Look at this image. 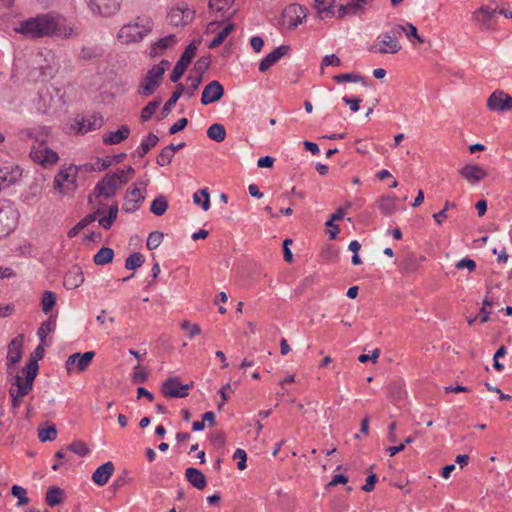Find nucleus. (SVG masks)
I'll use <instances>...</instances> for the list:
<instances>
[{
    "label": "nucleus",
    "instance_id": "obj_1",
    "mask_svg": "<svg viewBox=\"0 0 512 512\" xmlns=\"http://www.w3.org/2000/svg\"><path fill=\"white\" fill-rule=\"evenodd\" d=\"M14 31L29 39L60 38L71 39L80 35L79 29L56 12L39 13L19 22Z\"/></svg>",
    "mask_w": 512,
    "mask_h": 512
},
{
    "label": "nucleus",
    "instance_id": "obj_2",
    "mask_svg": "<svg viewBox=\"0 0 512 512\" xmlns=\"http://www.w3.org/2000/svg\"><path fill=\"white\" fill-rule=\"evenodd\" d=\"M39 365L35 358H31L27 361L22 373L25 375L23 378L18 373L14 375V381L12 386H16V389L11 388L9 394L12 398V409H17L21 404V398L28 395L33 388L34 380L37 376Z\"/></svg>",
    "mask_w": 512,
    "mask_h": 512
},
{
    "label": "nucleus",
    "instance_id": "obj_3",
    "mask_svg": "<svg viewBox=\"0 0 512 512\" xmlns=\"http://www.w3.org/2000/svg\"><path fill=\"white\" fill-rule=\"evenodd\" d=\"M153 27L154 22L150 17L138 16L133 22L123 25L117 37L125 44L139 42L153 30Z\"/></svg>",
    "mask_w": 512,
    "mask_h": 512
},
{
    "label": "nucleus",
    "instance_id": "obj_4",
    "mask_svg": "<svg viewBox=\"0 0 512 512\" xmlns=\"http://www.w3.org/2000/svg\"><path fill=\"white\" fill-rule=\"evenodd\" d=\"M405 28L396 24L390 30L383 32L377 37L376 43L369 48V51L380 54H395L401 50L398 39L402 36Z\"/></svg>",
    "mask_w": 512,
    "mask_h": 512
},
{
    "label": "nucleus",
    "instance_id": "obj_5",
    "mask_svg": "<svg viewBox=\"0 0 512 512\" xmlns=\"http://www.w3.org/2000/svg\"><path fill=\"white\" fill-rule=\"evenodd\" d=\"M163 81V68L152 66L141 79L138 94L142 97L151 96Z\"/></svg>",
    "mask_w": 512,
    "mask_h": 512
},
{
    "label": "nucleus",
    "instance_id": "obj_6",
    "mask_svg": "<svg viewBox=\"0 0 512 512\" xmlns=\"http://www.w3.org/2000/svg\"><path fill=\"white\" fill-rule=\"evenodd\" d=\"M94 351H87L85 353H73L68 356L65 362V369L69 375L73 373H82L86 371L95 357Z\"/></svg>",
    "mask_w": 512,
    "mask_h": 512
},
{
    "label": "nucleus",
    "instance_id": "obj_7",
    "mask_svg": "<svg viewBox=\"0 0 512 512\" xmlns=\"http://www.w3.org/2000/svg\"><path fill=\"white\" fill-rule=\"evenodd\" d=\"M30 158L44 168L54 166L58 160V153L50 149L47 145L36 147L33 145L30 151Z\"/></svg>",
    "mask_w": 512,
    "mask_h": 512
},
{
    "label": "nucleus",
    "instance_id": "obj_8",
    "mask_svg": "<svg viewBox=\"0 0 512 512\" xmlns=\"http://www.w3.org/2000/svg\"><path fill=\"white\" fill-rule=\"evenodd\" d=\"M196 50L197 46L194 43H190L185 48L170 74V80L172 82L177 83L181 79L192 59L195 57Z\"/></svg>",
    "mask_w": 512,
    "mask_h": 512
},
{
    "label": "nucleus",
    "instance_id": "obj_9",
    "mask_svg": "<svg viewBox=\"0 0 512 512\" xmlns=\"http://www.w3.org/2000/svg\"><path fill=\"white\" fill-rule=\"evenodd\" d=\"M24 336L23 334L17 335L15 338L11 340L8 345L7 352V373L9 375L16 374L15 365L22 358V346H23Z\"/></svg>",
    "mask_w": 512,
    "mask_h": 512
},
{
    "label": "nucleus",
    "instance_id": "obj_10",
    "mask_svg": "<svg viewBox=\"0 0 512 512\" xmlns=\"http://www.w3.org/2000/svg\"><path fill=\"white\" fill-rule=\"evenodd\" d=\"M86 4L92 13L110 17L120 10L121 0H86Z\"/></svg>",
    "mask_w": 512,
    "mask_h": 512
},
{
    "label": "nucleus",
    "instance_id": "obj_11",
    "mask_svg": "<svg viewBox=\"0 0 512 512\" xmlns=\"http://www.w3.org/2000/svg\"><path fill=\"white\" fill-rule=\"evenodd\" d=\"M487 108L495 112L512 110V97L502 90L494 91L487 99Z\"/></svg>",
    "mask_w": 512,
    "mask_h": 512
},
{
    "label": "nucleus",
    "instance_id": "obj_12",
    "mask_svg": "<svg viewBox=\"0 0 512 512\" xmlns=\"http://www.w3.org/2000/svg\"><path fill=\"white\" fill-rule=\"evenodd\" d=\"M195 12L187 6L181 5L172 8L168 13V20L172 26H185L194 19Z\"/></svg>",
    "mask_w": 512,
    "mask_h": 512
},
{
    "label": "nucleus",
    "instance_id": "obj_13",
    "mask_svg": "<svg viewBox=\"0 0 512 512\" xmlns=\"http://www.w3.org/2000/svg\"><path fill=\"white\" fill-rule=\"evenodd\" d=\"M120 188L119 185L113 179V176L106 174L98 183L95 185L93 195L96 198L104 197L105 199L112 198L116 195L117 190Z\"/></svg>",
    "mask_w": 512,
    "mask_h": 512
},
{
    "label": "nucleus",
    "instance_id": "obj_14",
    "mask_svg": "<svg viewBox=\"0 0 512 512\" xmlns=\"http://www.w3.org/2000/svg\"><path fill=\"white\" fill-rule=\"evenodd\" d=\"M21 140H33L36 147L47 145L49 131L45 127L26 128L18 134Z\"/></svg>",
    "mask_w": 512,
    "mask_h": 512
},
{
    "label": "nucleus",
    "instance_id": "obj_15",
    "mask_svg": "<svg viewBox=\"0 0 512 512\" xmlns=\"http://www.w3.org/2000/svg\"><path fill=\"white\" fill-rule=\"evenodd\" d=\"M496 10L488 6H482L473 13V21H475L481 30L491 29L496 22Z\"/></svg>",
    "mask_w": 512,
    "mask_h": 512
},
{
    "label": "nucleus",
    "instance_id": "obj_16",
    "mask_svg": "<svg viewBox=\"0 0 512 512\" xmlns=\"http://www.w3.org/2000/svg\"><path fill=\"white\" fill-rule=\"evenodd\" d=\"M223 95V85L219 81L213 80L204 87L201 96V103L203 105H209L211 103L219 101L223 97Z\"/></svg>",
    "mask_w": 512,
    "mask_h": 512
},
{
    "label": "nucleus",
    "instance_id": "obj_17",
    "mask_svg": "<svg viewBox=\"0 0 512 512\" xmlns=\"http://www.w3.org/2000/svg\"><path fill=\"white\" fill-rule=\"evenodd\" d=\"M291 47L289 45H280L272 52L267 54L259 63V71L266 72L275 65L282 57L289 54Z\"/></svg>",
    "mask_w": 512,
    "mask_h": 512
},
{
    "label": "nucleus",
    "instance_id": "obj_18",
    "mask_svg": "<svg viewBox=\"0 0 512 512\" xmlns=\"http://www.w3.org/2000/svg\"><path fill=\"white\" fill-rule=\"evenodd\" d=\"M179 377H169L161 385V393L166 398H185L188 392H183Z\"/></svg>",
    "mask_w": 512,
    "mask_h": 512
},
{
    "label": "nucleus",
    "instance_id": "obj_19",
    "mask_svg": "<svg viewBox=\"0 0 512 512\" xmlns=\"http://www.w3.org/2000/svg\"><path fill=\"white\" fill-rule=\"evenodd\" d=\"M77 170V167L73 165L68 168L60 170L54 178V187L56 189H59L61 192L65 193L63 189L64 184L68 183L74 186L76 181ZM70 189L74 190L75 187H72Z\"/></svg>",
    "mask_w": 512,
    "mask_h": 512
},
{
    "label": "nucleus",
    "instance_id": "obj_20",
    "mask_svg": "<svg viewBox=\"0 0 512 512\" xmlns=\"http://www.w3.org/2000/svg\"><path fill=\"white\" fill-rule=\"evenodd\" d=\"M124 203L122 209L127 213H133L139 205L145 200L139 188H129L125 194Z\"/></svg>",
    "mask_w": 512,
    "mask_h": 512
},
{
    "label": "nucleus",
    "instance_id": "obj_21",
    "mask_svg": "<svg viewBox=\"0 0 512 512\" xmlns=\"http://www.w3.org/2000/svg\"><path fill=\"white\" fill-rule=\"evenodd\" d=\"M459 174L472 185L488 176V173L482 167L473 164L463 166L459 170Z\"/></svg>",
    "mask_w": 512,
    "mask_h": 512
},
{
    "label": "nucleus",
    "instance_id": "obj_22",
    "mask_svg": "<svg viewBox=\"0 0 512 512\" xmlns=\"http://www.w3.org/2000/svg\"><path fill=\"white\" fill-rule=\"evenodd\" d=\"M11 208L0 207V237L9 235L15 228L16 222Z\"/></svg>",
    "mask_w": 512,
    "mask_h": 512
},
{
    "label": "nucleus",
    "instance_id": "obj_23",
    "mask_svg": "<svg viewBox=\"0 0 512 512\" xmlns=\"http://www.w3.org/2000/svg\"><path fill=\"white\" fill-rule=\"evenodd\" d=\"M114 472V464L111 461H108L102 465H100L92 474V481L99 485L104 486L111 475Z\"/></svg>",
    "mask_w": 512,
    "mask_h": 512
},
{
    "label": "nucleus",
    "instance_id": "obj_24",
    "mask_svg": "<svg viewBox=\"0 0 512 512\" xmlns=\"http://www.w3.org/2000/svg\"><path fill=\"white\" fill-rule=\"evenodd\" d=\"M84 282V275L81 268L77 265L73 266L64 275V286L67 289H76L81 286Z\"/></svg>",
    "mask_w": 512,
    "mask_h": 512
},
{
    "label": "nucleus",
    "instance_id": "obj_25",
    "mask_svg": "<svg viewBox=\"0 0 512 512\" xmlns=\"http://www.w3.org/2000/svg\"><path fill=\"white\" fill-rule=\"evenodd\" d=\"M130 128L128 125H121L118 130L110 131L103 136V143L105 145H117L126 140L130 135Z\"/></svg>",
    "mask_w": 512,
    "mask_h": 512
},
{
    "label": "nucleus",
    "instance_id": "obj_26",
    "mask_svg": "<svg viewBox=\"0 0 512 512\" xmlns=\"http://www.w3.org/2000/svg\"><path fill=\"white\" fill-rule=\"evenodd\" d=\"M287 14L290 15L289 28H296L308 15V9L299 4H293L286 10Z\"/></svg>",
    "mask_w": 512,
    "mask_h": 512
},
{
    "label": "nucleus",
    "instance_id": "obj_27",
    "mask_svg": "<svg viewBox=\"0 0 512 512\" xmlns=\"http://www.w3.org/2000/svg\"><path fill=\"white\" fill-rule=\"evenodd\" d=\"M177 43V38L174 34L167 35L154 42L150 47L149 55L152 58L159 56L163 51L173 47Z\"/></svg>",
    "mask_w": 512,
    "mask_h": 512
},
{
    "label": "nucleus",
    "instance_id": "obj_28",
    "mask_svg": "<svg viewBox=\"0 0 512 512\" xmlns=\"http://www.w3.org/2000/svg\"><path fill=\"white\" fill-rule=\"evenodd\" d=\"M186 480L196 489L203 490L207 486L206 476L197 468L188 467L185 470Z\"/></svg>",
    "mask_w": 512,
    "mask_h": 512
},
{
    "label": "nucleus",
    "instance_id": "obj_29",
    "mask_svg": "<svg viewBox=\"0 0 512 512\" xmlns=\"http://www.w3.org/2000/svg\"><path fill=\"white\" fill-rule=\"evenodd\" d=\"M21 175L22 172L18 166L0 168V182L4 186V188H8L12 184L17 182Z\"/></svg>",
    "mask_w": 512,
    "mask_h": 512
},
{
    "label": "nucleus",
    "instance_id": "obj_30",
    "mask_svg": "<svg viewBox=\"0 0 512 512\" xmlns=\"http://www.w3.org/2000/svg\"><path fill=\"white\" fill-rule=\"evenodd\" d=\"M102 213L101 208H98L94 213L86 215L82 218L74 227H72L68 232V238H74L78 233L87 227L89 224L94 222Z\"/></svg>",
    "mask_w": 512,
    "mask_h": 512
},
{
    "label": "nucleus",
    "instance_id": "obj_31",
    "mask_svg": "<svg viewBox=\"0 0 512 512\" xmlns=\"http://www.w3.org/2000/svg\"><path fill=\"white\" fill-rule=\"evenodd\" d=\"M159 142V137L150 132L145 139L141 141L140 146L134 151L133 156L143 158Z\"/></svg>",
    "mask_w": 512,
    "mask_h": 512
},
{
    "label": "nucleus",
    "instance_id": "obj_32",
    "mask_svg": "<svg viewBox=\"0 0 512 512\" xmlns=\"http://www.w3.org/2000/svg\"><path fill=\"white\" fill-rule=\"evenodd\" d=\"M185 92V86L182 83H178L176 85L175 91L172 93L170 98L167 100V102L164 104L161 114L162 117H166L170 112L172 107L177 103L179 98L182 96V94Z\"/></svg>",
    "mask_w": 512,
    "mask_h": 512
},
{
    "label": "nucleus",
    "instance_id": "obj_33",
    "mask_svg": "<svg viewBox=\"0 0 512 512\" xmlns=\"http://www.w3.org/2000/svg\"><path fill=\"white\" fill-rule=\"evenodd\" d=\"M45 501L50 507L60 505L64 501V491L56 486L49 487L46 492Z\"/></svg>",
    "mask_w": 512,
    "mask_h": 512
},
{
    "label": "nucleus",
    "instance_id": "obj_34",
    "mask_svg": "<svg viewBox=\"0 0 512 512\" xmlns=\"http://www.w3.org/2000/svg\"><path fill=\"white\" fill-rule=\"evenodd\" d=\"M378 208L385 216H391L396 211V198L391 196H382L377 202Z\"/></svg>",
    "mask_w": 512,
    "mask_h": 512
},
{
    "label": "nucleus",
    "instance_id": "obj_35",
    "mask_svg": "<svg viewBox=\"0 0 512 512\" xmlns=\"http://www.w3.org/2000/svg\"><path fill=\"white\" fill-rule=\"evenodd\" d=\"M102 125V119H96L94 117L83 118L81 121L77 123V130L79 133H87L93 130L100 128Z\"/></svg>",
    "mask_w": 512,
    "mask_h": 512
},
{
    "label": "nucleus",
    "instance_id": "obj_36",
    "mask_svg": "<svg viewBox=\"0 0 512 512\" xmlns=\"http://www.w3.org/2000/svg\"><path fill=\"white\" fill-rule=\"evenodd\" d=\"M118 211H119L118 204L117 203L111 204L108 208V215L99 218V220H98L99 225L102 228H104L105 230H109L112 227L114 221L117 219Z\"/></svg>",
    "mask_w": 512,
    "mask_h": 512
},
{
    "label": "nucleus",
    "instance_id": "obj_37",
    "mask_svg": "<svg viewBox=\"0 0 512 512\" xmlns=\"http://www.w3.org/2000/svg\"><path fill=\"white\" fill-rule=\"evenodd\" d=\"M207 137L217 143H221L226 138V129L223 124L214 123L207 129Z\"/></svg>",
    "mask_w": 512,
    "mask_h": 512
},
{
    "label": "nucleus",
    "instance_id": "obj_38",
    "mask_svg": "<svg viewBox=\"0 0 512 512\" xmlns=\"http://www.w3.org/2000/svg\"><path fill=\"white\" fill-rule=\"evenodd\" d=\"M344 218V210L342 207H339L335 213L330 216V219L325 223L326 226H333V229L329 230V238L331 240H335L339 233V226L334 224L335 221L342 220Z\"/></svg>",
    "mask_w": 512,
    "mask_h": 512
},
{
    "label": "nucleus",
    "instance_id": "obj_39",
    "mask_svg": "<svg viewBox=\"0 0 512 512\" xmlns=\"http://www.w3.org/2000/svg\"><path fill=\"white\" fill-rule=\"evenodd\" d=\"M114 257V251L108 247H102L99 251L94 255L93 261L96 265L103 266L110 262H112Z\"/></svg>",
    "mask_w": 512,
    "mask_h": 512
},
{
    "label": "nucleus",
    "instance_id": "obj_40",
    "mask_svg": "<svg viewBox=\"0 0 512 512\" xmlns=\"http://www.w3.org/2000/svg\"><path fill=\"white\" fill-rule=\"evenodd\" d=\"M56 327V317L50 315L48 319L41 324L37 331V336L40 341L43 343L47 337V335L52 332Z\"/></svg>",
    "mask_w": 512,
    "mask_h": 512
},
{
    "label": "nucleus",
    "instance_id": "obj_41",
    "mask_svg": "<svg viewBox=\"0 0 512 512\" xmlns=\"http://www.w3.org/2000/svg\"><path fill=\"white\" fill-rule=\"evenodd\" d=\"M193 202L200 205L204 211L210 208V194L208 188H203L193 194Z\"/></svg>",
    "mask_w": 512,
    "mask_h": 512
},
{
    "label": "nucleus",
    "instance_id": "obj_42",
    "mask_svg": "<svg viewBox=\"0 0 512 512\" xmlns=\"http://www.w3.org/2000/svg\"><path fill=\"white\" fill-rule=\"evenodd\" d=\"M127 157L126 153H119L116 155L107 156L105 159L98 158L97 163L99 171L107 170L113 163H120Z\"/></svg>",
    "mask_w": 512,
    "mask_h": 512
},
{
    "label": "nucleus",
    "instance_id": "obj_43",
    "mask_svg": "<svg viewBox=\"0 0 512 512\" xmlns=\"http://www.w3.org/2000/svg\"><path fill=\"white\" fill-rule=\"evenodd\" d=\"M168 209V200L165 196L156 197L150 206V211L156 216H162Z\"/></svg>",
    "mask_w": 512,
    "mask_h": 512
},
{
    "label": "nucleus",
    "instance_id": "obj_44",
    "mask_svg": "<svg viewBox=\"0 0 512 512\" xmlns=\"http://www.w3.org/2000/svg\"><path fill=\"white\" fill-rule=\"evenodd\" d=\"M235 0H209L208 6L212 12L220 13V16L228 11Z\"/></svg>",
    "mask_w": 512,
    "mask_h": 512
},
{
    "label": "nucleus",
    "instance_id": "obj_45",
    "mask_svg": "<svg viewBox=\"0 0 512 512\" xmlns=\"http://www.w3.org/2000/svg\"><path fill=\"white\" fill-rule=\"evenodd\" d=\"M57 295L52 291H44L41 297V308L45 314H48L56 304Z\"/></svg>",
    "mask_w": 512,
    "mask_h": 512
},
{
    "label": "nucleus",
    "instance_id": "obj_46",
    "mask_svg": "<svg viewBox=\"0 0 512 512\" xmlns=\"http://www.w3.org/2000/svg\"><path fill=\"white\" fill-rule=\"evenodd\" d=\"M161 98H155L153 101H150L140 113V119L142 122H146L151 119L153 114L156 112L157 108L161 104Z\"/></svg>",
    "mask_w": 512,
    "mask_h": 512
},
{
    "label": "nucleus",
    "instance_id": "obj_47",
    "mask_svg": "<svg viewBox=\"0 0 512 512\" xmlns=\"http://www.w3.org/2000/svg\"><path fill=\"white\" fill-rule=\"evenodd\" d=\"M235 25L233 23H228L217 35L216 37L210 42L209 48L215 49L220 44L224 42L226 37L234 30Z\"/></svg>",
    "mask_w": 512,
    "mask_h": 512
},
{
    "label": "nucleus",
    "instance_id": "obj_48",
    "mask_svg": "<svg viewBox=\"0 0 512 512\" xmlns=\"http://www.w3.org/2000/svg\"><path fill=\"white\" fill-rule=\"evenodd\" d=\"M144 262V256L140 252H134L126 258L125 268L128 270H135L141 267Z\"/></svg>",
    "mask_w": 512,
    "mask_h": 512
},
{
    "label": "nucleus",
    "instance_id": "obj_49",
    "mask_svg": "<svg viewBox=\"0 0 512 512\" xmlns=\"http://www.w3.org/2000/svg\"><path fill=\"white\" fill-rule=\"evenodd\" d=\"M363 9V6H358L354 0L351 2L341 5L338 9V17L344 18L347 15H356L358 12H360Z\"/></svg>",
    "mask_w": 512,
    "mask_h": 512
},
{
    "label": "nucleus",
    "instance_id": "obj_50",
    "mask_svg": "<svg viewBox=\"0 0 512 512\" xmlns=\"http://www.w3.org/2000/svg\"><path fill=\"white\" fill-rule=\"evenodd\" d=\"M70 452L77 454L78 456L84 457L89 453V448L85 442L81 440L72 441L66 448Z\"/></svg>",
    "mask_w": 512,
    "mask_h": 512
},
{
    "label": "nucleus",
    "instance_id": "obj_51",
    "mask_svg": "<svg viewBox=\"0 0 512 512\" xmlns=\"http://www.w3.org/2000/svg\"><path fill=\"white\" fill-rule=\"evenodd\" d=\"M333 80L337 83L342 82H362L364 85H367L365 78L361 75L355 73H344L333 76Z\"/></svg>",
    "mask_w": 512,
    "mask_h": 512
},
{
    "label": "nucleus",
    "instance_id": "obj_52",
    "mask_svg": "<svg viewBox=\"0 0 512 512\" xmlns=\"http://www.w3.org/2000/svg\"><path fill=\"white\" fill-rule=\"evenodd\" d=\"M337 0H314V8L319 16L323 13L331 12Z\"/></svg>",
    "mask_w": 512,
    "mask_h": 512
},
{
    "label": "nucleus",
    "instance_id": "obj_53",
    "mask_svg": "<svg viewBox=\"0 0 512 512\" xmlns=\"http://www.w3.org/2000/svg\"><path fill=\"white\" fill-rule=\"evenodd\" d=\"M11 494L18 498L17 506H24L29 503V498L26 496L27 491L25 488L19 485H13L11 488Z\"/></svg>",
    "mask_w": 512,
    "mask_h": 512
},
{
    "label": "nucleus",
    "instance_id": "obj_54",
    "mask_svg": "<svg viewBox=\"0 0 512 512\" xmlns=\"http://www.w3.org/2000/svg\"><path fill=\"white\" fill-rule=\"evenodd\" d=\"M57 437V430L55 425H50L46 428L39 429L38 438L41 442L53 441Z\"/></svg>",
    "mask_w": 512,
    "mask_h": 512
},
{
    "label": "nucleus",
    "instance_id": "obj_55",
    "mask_svg": "<svg viewBox=\"0 0 512 512\" xmlns=\"http://www.w3.org/2000/svg\"><path fill=\"white\" fill-rule=\"evenodd\" d=\"M164 238V235L162 232L159 231H153L149 234L147 241H146V247L149 250H154L161 244L162 240Z\"/></svg>",
    "mask_w": 512,
    "mask_h": 512
},
{
    "label": "nucleus",
    "instance_id": "obj_56",
    "mask_svg": "<svg viewBox=\"0 0 512 512\" xmlns=\"http://www.w3.org/2000/svg\"><path fill=\"white\" fill-rule=\"evenodd\" d=\"M173 157H174V154L166 146L158 154V156L156 158V163L161 167L167 166L171 163Z\"/></svg>",
    "mask_w": 512,
    "mask_h": 512
},
{
    "label": "nucleus",
    "instance_id": "obj_57",
    "mask_svg": "<svg viewBox=\"0 0 512 512\" xmlns=\"http://www.w3.org/2000/svg\"><path fill=\"white\" fill-rule=\"evenodd\" d=\"M148 379V372L139 364L134 367L131 380L134 383H144Z\"/></svg>",
    "mask_w": 512,
    "mask_h": 512
},
{
    "label": "nucleus",
    "instance_id": "obj_58",
    "mask_svg": "<svg viewBox=\"0 0 512 512\" xmlns=\"http://www.w3.org/2000/svg\"><path fill=\"white\" fill-rule=\"evenodd\" d=\"M320 66H321V72L323 73V69L325 66H333V67L341 66V60L336 54L326 55L322 58Z\"/></svg>",
    "mask_w": 512,
    "mask_h": 512
},
{
    "label": "nucleus",
    "instance_id": "obj_59",
    "mask_svg": "<svg viewBox=\"0 0 512 512\" xmlns=\"http://www.w3.org/2000/svg\"><path fill=\"white\" fill-rule=\"evenodd\" d=\"M181 328L188 331V338L193 339L196 335L200 334L201 329L198 324H191L188 320L181 323Z\"/></svg>",
    "mask_w": 512,
    "mask_h": 512
},
{
    "label": "nucleus",
    "instance_id": "obj_60",
    "mask_svg": "<svg viewBox=\"0 0 512 512\" xmlns=\"http://www.w3.org/2000/svg\"><path fill=\"white\" fill-rule=\"evenodd\" d=\"M403 26L405 28V31L403 33H405L410 40L414 38L417 40V42L424 43V38L418 34L416 26H414L412 23H407L406 25Z\"/></svg>",
    "mask_w": 512,
    "mask_h": 512
},
{
    "label": "nucleus",
    "instance_id": "obj_61",
    "mask_svg": "<svg viewBox=\"0 0 512 512\" xmlns=\"http://www.w3.org/2000/svg\"><path fill=\"white\" fill-rule=\"evenodd\" d=\"M233 459L238 460L237 467L239 470H244L247 467V454L243 449H236V451L233 454Z\"/></svg>",
    "mask_w": 512,
    "mask_h": 512
},
{
    "label": "nucleus",
    "instance_id": "obj_62",
    "mask_svg": "<svg viewBox=\"0 0 512 512\" xmlns=\"http://www.w3.org/2000/svg\"><path fill=\"white\" fill-rule=\"evenodd\" d=\"M99 56L98 49L96 47H82L79 52V58L83 60L93 59Z\"/></svg>",
    "mask_w": 512,
    "mask_h": 512
},
{
    "label": "nucleus",
    "instance_id": "obj_63",
    "mask_svg": "<svg viewBox=\"0 0 512 512\" xmlns=\"http://www.w3.org/2000/svg\"><path fill=\"white\" fill-rule=\"evenodd\" d=\"M455 267L459 270L466 268L473 272L476 269V262L469 258H463L456 263Z\"/></svg>",
    "mask_w": 512,
    "mask_h": 512
},
{
    "label": "nucleus",
    "instance_id": "obj_64",
    "mask_svg": "<svg viewBox=\"0 0 512 512\" xmlns=\"http://www.w3.org/2000/svg\"><path fill=\"white\" fill-rule=\"evenodd\" d=\"M342 100L345 104H347L352 112H357L360 108V103L362 99L359 97L350 98L348 96L342 97Z\"/></svg>",
    "mask_w": 512,
    "mask_h": 512
}]
</instances>
